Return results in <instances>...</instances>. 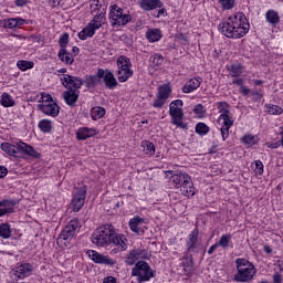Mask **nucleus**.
Instances as JSON below:
<instances>
[{"mask_svg": "<svg viewBox=\"0 0 283 283\" xmlns=\"http://www.w3.org/2000/svg\"><path fill=\"white\" fill-rule=\"evenodd\" d=\"M91 240L96 247L114 244L116 248L111 250V255L127 251V238L124 234H117L116 229L112 224L97 228L93 232Z\"/></svg>", "mask_w": 283, "mask_h": 283, "instance_id": "obj_1", "label": "nucleus"}, {"mask_svg": "<svg viewBox=\"0 0 283 283\" xmlns=\"http://www.w3.org/2000/svg\"><path fill=\"white\" fill-rule=\"evenodd\" d=\"M91 14L93 20L78 33L81 41H87L96 34V30H101L105 25V14H107V4L105 0H93L91 4Z\"/></svg>", "mask_w": 283, "mask_h": 283, "instance_id": "obj_2", "label": "nucleus"}, {"mask_svg": "<svg viewBox=\"0 0 283 283\" xmlns=\"http://www.w3.org/2000/svg\"><path fill=\"white\" fill-rule=\"evenodd\" d=\"M249 22L242 12L230 15L227 21L219 24V31L228 39H242L249 33Z\"/></svg>", "mask_w": 283, "mask_h": 283, "instance_id": "obj_3", "label": "nucleus"}, {"mask_svg": "<svg viewBox=\"0 0 283 283\" xmlns=\"http://www.w3.org/2000/svg\"><path fill=\"white\" fill-rule=\"evenodd\" d=\"M61 82L62 85L67 88V91H65L63 94L66 105L74 107L76 101H78V88L83 87L85 81H83L81 77L65 74L63 77H61Z\"/></svg>", "mask_w": 283, "mask_h": 283, "instance_id": "obj_4", "label": "nucleus"}, {"mask_svg": "<svg viewBox=\"0 0 283 283\" xmlns=\"http://www.w3.org/2000/svg\"><path fill=\"white\" fill-rule=\"evenodd\" d=\"M168 174H171L170 180L174 182L176 189H179L181 196L186 198H193V196H196V187L187 172L170 170Z\"/></svg>", "mask_w": 283, "mask_h": 283, "instance_id": "obj_5", "label": "nucleus"}, {"mask_svg": "<svg viewBox=\"0 0 283 283\" xmlns=\"http://www.w3.org/2000/svg\"><path fill=\"white\" fill-rule=\"evenodd\" d=\"M0 149L8 154V156H12L13 158H19V154L23 156H30L31 158H41V154L34 149V147L18 140L12 143H2Z\"/></svg>", "mask_w": 283, "mask_h": 283, "instance_id": "obj_6", "label": "nucleus"}, {"mask_svg": "<svg viewBox=\"0 0 283 283\" xmlns=\"http://www.w3.org/2000/svg\"><path fill=\"white\" fill-rule=\"evenodd\" d=\"M234 262L237 266V273H234L233 275V282H253V279L255 277V275H258V270L255 269V265L244 258L235 259Z\"/></svg>", "mask_w": 283, "mask_h": 283, "instance_id": "obj_7", "label": "nucleus"}, {"mask_svg": "<svg viewBox=\"0 0 283 283\" xmlns=\"http://www.w3.org/2000/svg\"><path fill=\"white\" fill-rule=\"evenodd\" d=\"M182 99H175L169 105V114L171 116V124L180 129H187V124L182 122L185 113H182Z\"/></svg>", "mask_w": 283, "mask_h": 283, "instance_id": "obj_8", "label": "nucleus"}, {"mask_svg": "<svg viewBox=\"0 0 283 283\" xmlns=\"http://www.w3.org/2000/svg\"><path fill=\"white\" fill-rule=\"evenodd\" d=\"M132 275L137 277V283L149 282L150 277H154V271H151L149 263L138 261L132 270Z\"/></svg>", "mask_w": 283, "mask_h": 283, "instance_id": "obj_9", "label": "nucleus"}, {"mask_svg": "<svg viewBox=\"0 0 283 283\" xmlns=\"http://www.w3.org/2000/svg\"><path fill=\"white\" fill-rule=\"evenodd\" d=\"M109 21L113 27L127 25V23L132 22V15L124 13L123 8L117 4H113L109 11Z\"/></svg>", "mask_w": 283, "mask_h": 283, "instance_id": "obj_10", "label": "nucleus"}, {"mask_svg": "<svg viewBox=\"0 0 283 283\" xmlns=\"http://www.w3.org/2000/svg\"><path fill=\"white\" fill-rule=\"evenodd\" d=\"M85 198H87V186L76 188L73 192V198L71 201L72 211L77 213V211L82 210L85 206Z\"/></svg>", "mask_w": 283, "mask_h": 283, "instance_id": "obj_11", "label": "nucleus"}, {"mask_svg": "<svg viewBox=\"0 0 283 283\" xmlns=\"http://www.w3.org/2000/svg\"><path fill=\"white\" fill-rule=\"evenodd\" d=\"M157 90V98L153 102V107L160 109L167 103V98L171 96V86L169 84H163Z\"/></svg>", "mask_w": 283, "mask_h": 283, "instance_id": "obj_12", "label": "nucleus"}, {"mask_svg": "<svg viewBox=\"0 0 283 283\" xmlns=\"http://www.w3.org/2000/svg\"><path fill=\"white\" fill-rule=\"evenodd\" d=\"M96 76L97 78H103V83L107 90H115V87L118 86V81H116V77L111 70L98 69Z\"/></svg>", "mask_w": 283, "mask_h": 283, "instance_id": "obj_13", "label": "nucleus"}, {"mask_svg": "<svg viewBox=\"0 0 283 283\" xmlns=\"http://www.w3.org/2000/svg\"><path fill=\"white\" fill-rule=\"evenodd\" d=\"M87 255L93 262H95V264H104L105 266H114L116 264V260L108 255H103L94 250H88Z\"/></svg>", "mask_w": 283, "mask_h": 283, "instance_id": "obj_14", "label": "nucleus"}, {"mask_svg": "<svg viewBox=\"0 0 283 283\" xmlns=\"http://www.w3.org/2000/svg\"><path fill=\"white\" fill-rule=\"evenodd\" d=\"M78 219H72L62 230L57 240H72V238H74L76 234V229H78Z\"/></svg>", "mask_w": 283, "mask_h": 283, "instance_id": "obj_15", "label": "nucleus"}, {"mask_svg": "<svg viewBox=\"0 0 283 283\" xmlns=\"http://www.w3.org/2000/svg\"><path fill=\"white\" fill-rule=\"evenodd\" d=\"M32 271H34V266L30 263H21L15 270H13V275L19 280H25V277H30L32 275Z\"/></svg>", "mask_w": 283, "mask_h": 283, "instance_id": "obj_16", "label": "nucleus"}, {"mask_svg": "<svg viewBox=\"0 0 283 283\" xmlns=\"http://www.w3.org/2000/svg\"><path fill=\"white\" fill-rule=\"evenodd\" d=\"M38 109L45 114V116H52V118H56L60 114L59 105L54 102L51 104H39Z\"/></svg>", "mask_w": 283, "mask_h": 283, "instance_id": "obj_17", "label": "nucleus"}, {"mask_svg": "<svg viewBox=\"0 0 283 283\" xmlns=\"http://www.w3.org/2000/svg\"><path fill=\"white\" fill-rule=\"evenodd\" d=\"M202 84V80L200 77L190 78L182 87L184 94H191L195 90H198Z\"/></svg>", "mask_w": 283, "mask_h": 283, "instance_id": "obj_18", "label": "nucleus"}, {"mask_svg": "<svg viewBox=\"0 0 283 283\" xmlns=\"http://www.w3.org/2000/svg\"><path fill=\"white\" fill-rule=\"evenodd\" d=\"M139 7L142 10L149 12L150 10L163 8V2L160 0H140Z\"/></svg>", "mask_w": 283, "mask_h": 283, "instance_id": "obj_19", "label": "nucleus"}, {"mask_svg": "<svg viewBox=\"0 0 283 283\" xmlns=\"http://www.w3.org/2000/svg\"><path fill=\"white\" fill-rule=\"evenodd\" d=\"M128 224H129V229H130V231H133V233L140 235V233H143V231H140V227H143V224H145V218H140V217L136 216L129 220Z\"/></svg>", "mask_w": 283, "mask_h": 283, "instance_id": "obj_20", "label": "nucleus"}, {"mask_svg": "<svg viewBox=\"0 0 283 283\" xmlns=\"http://www.w3.org/2000/svg\"><path fill=\"white\" fill-rule=\"evenodd\" d=\"M76 136L78 140H87V138H92L93 136H96V128H87V127L78 128Z\"/></svg>", "mask_w": 283, "mask_h": 283, "instance_id": "obj_21", "label": "nucleus"}, {"mask_svg": "<svg viewBox=\"0 0 283 283\" xmlns=\"http://www.w3.org/2000/svg\"><path fill=\"white\" fill-rule=\"evenodd\" d=\"M57 56L60 61L66 65H72V63H74V56H72V53L67 52V49H60Z\"/></svg>", "mask_w": 283, "mask_h": 283, "instance_id": "obj_22", "label": "nucleus"}, {"mask_svg": "<svg viewBox=\"0 0 283 283\" xmlns=\"http://www.w3.org/2000/svg\"><path fill=\"white\" fill-rule=\"evenodd\" d=\"M198 235H199V230L198 229H195L188 235V242H187L188 251H193V249H196V244L198 243Z\"/></svg>", "mask_w": 283, "mask_h": 283, "instance_id": "obj_23", "label": "nucleus"}, {"mask_svg": "<svg viewBox=\"0 0 283 283\" xmlns=\"http://www.w3.org/2000/svg\"><path fill=\"white\" fill-rule=\"evenodd\" d=\"M140 147L146 156H154L156 154V146L149 140H143Z\"/></svg>", "mask_w": 283, "mask_h": 283, "instance_id": "obj_24", "label": "nucleus"}, {"mask_svg": "<svg viewBox=\"0 0 283 283\" xmlns=\"http://www.w3.org/2000/svg\"><path fill=\"white\" fill-rule=\"evenodd\" d=\"M146 39H148L150 43H156L160 41V39H163V33L160 32L159 29H153L147 31Z\"/></svg>", "mask_w": 283, "mask_h": 283, "instance_id": "obj_25", "label": "nucleus"}, {"mask_svg": "<svg viewBox=\"0 0 283 283\" xmlns=\"http://www.w3.org/2000/svg\"><path fill=\"white\" fill-rule=\"evenodd\" d=\"M119 83H127L134 76L133 70H117L116 72Z\"/></svg>", "mask_w": 283, "mask_h": 283, "instance_id": "obj_26", "label": "nucleus"}, {"mask_svg": "<svg viewBox=\"0 0 283 283\" xmlns=\"http://www.w3.org/2000/svg\"><path fill=\"white\" fill-rule=\"evenodd\" d=\"M117 67L118 70H132V60L125 55H120L117 59Z\"/></svg>", "mask_w": 283, "mask_h": 283, "instance_id": "obj_27", "label": "nucleus"}, {"mask_svg": "<svg viewBox=\"0 0 283 283\" xmlns=\"http://www.w3.org/2000/svg\"><path fill=\"white\" fill-rule=\"evenodd\" d=\"M265 19L268 23H271V25H277V23H280V14L273 10H269L265 13Z\"/></svg>", "mask_w": 283, "mask_h": 283, "instance_id": "obj_28", "label": "nucleus"}, {"mask_svg": "<svg viewBox=\"0 0 283 283\" xmlns=\"http://www.w3.org/2000/svg\"><path fill=\"white\" fill-rule=\"evenodd\" d=\"M266 114H270L271 116H280L283 113L282 107L274 104H265Z\"/></svg>", "mask_w": 283, "mask_h": 283, "instance_id": "obj_29", "label": "nucleus"}, {"mask_svg": "<svg viewBox=\"0 0 283 283\" xmlns=\"http://www.w3.org/2000/svg\"><path fill=\"white\" fill-rule=\"evenodd\" d=\"M12 235V229H10L9 223H1L0 224V238H3L4 240H9Z\"/></svg>", "mask_w": 283, "mask_h": 283, "instance_id": "obj_30", "label": "nucleus"}, {"mask_svg": "<svg viewBox=\"0 0 283 283\" xmlns=\"http://www.w3.org/2000/svg\"><path fill=\"white\" fill-rule=\"evenodd\" d=\"M38 127L44 134H50V132H52V120H50V119H42V120L39 122Z\"/></svg>", "mask_w": 283, "mask_h": 283, "instance_id": "obj_31", "label": "nucleus"}, {"mask_svg": "<svg viewBox=\"0 0 283 283\" xmlns=\"http://www.w3.org/2000/svg\"><path fill=\"white\" fill-rule=\"evenodd\" d=\"M91 116L93 120H98L105 116V108L101 106L93 107L91 111Z\"/></svg>", "mask_w": 283, "mask_h": 283, "instance_id": "obj_32", "label": "nucleus"}, {"mask_svg": "<svg viewBox=\"0 0 283 283\" xmlns=\"http://www.w3.org/2000/svg\"><path fill=\"white\" fill-rule=\"evenodd\" d=\"M2 107H14V99L8 93H3L0 99Z\"/></svg>", "mask_w": 283, "mask_h": 283, "instance_id": "obj_33", "label": "nucleus"}, {"mask_svg": "<svg viewBox=\"0 0 283 283\" xmlns=\"http://www.w3.org/2000/svg\"><path fill=\"white\" fill-rule=\"evenodd\" d=\"M217 109H219L220 116H230L229 104L227 102H218Z\"/></svg>", "mask_w": 283, "mask_h": 283, "instance_id": "obj_34", "label": "nucleus"}, {"mask_svg": "<svg viewBox=\"0 0 283 283\" xmlns=\"http://www.w3.org/2000/svg\"><path fill=\"white\" fill-rule=\"evenodd\" d=\"M217 244L222 249H229V244H231V234H222Z\"/></svg>", "mask_w": 283, "mask_h": 283, "instance_id": "obj_35", "label": "nucleus"}, {"mask_svg": "<svg viewBox=\"0 0 283 283\" xmlns=\"http://www.w3.org/2000/svg\"><path fill=\"white\" fill-rule=\"evenodd\" d=\"M17 66L22 72H25L27 70H32V67H34V62H30V61H25V60H20V61H18Z\"/></svg>", "mask_w": 283, "mask_h": 283, "instance_id": "obj_36", "label": "nucleus"}, {"mask_svg": "<svg viewBox=\"0 0 283 283\" xmlns=\"http://www.w3.org/2000/svg\"><path fill=\"white\" fill-rule=\"evenodd\" d=\"M228 70L231 76H233L234 78L242 74V65L240 64H232L228 67Z\"/></svg>", "mask_w": 283, "mask_h": 283, "instance_id": "obj_37", "label": "nucleus"}, {"mask_svg": "<svg viewBox=\"0 0 283 283\" xmlns=\"http://www.w3.org/2000/svg\"><path fill=\"white\" fill-rule=\"evenodd\" d=\"M195 130L199 136H206V134H209V126L205 123H198L195 127Z\"/></svg>", "mask_w": 283, "mask_h": 283, "instance_id": "obj_38", "label": "nucleus"}, {"mask_svg": "<svg viewBox=\"0 0 283 283\" xmlns=\"http://www.w3.org/2000/svg\"><path fill=\"white\" fill-rule=\"evenodd\" d=\"M222 10H232L235 8V0H218Z\"/></svg>", "mask_w": 283, "mask_h": 283, "instance_id": "obj_39", "label": "nucleus"}, {"mask_svg": "<svg viewBox=\"0 0 283 283\" xmlns=\"http://www.w3.org/2000/svg\"><path fill=\"white\" fill-rule=\"evenodd\" d=\"M67 43H70V33H63L59 40V45L61 50H66Z\"/></svg>", "mask_w": 283, "mask_h": 283, "instance_id": "obj_40", "label": "nucleus"}, {"mask_svg": "<svg viewBox=\"0 0 283 283\" xmlns=\"http://www.w3.org/2000/svg\"><path fill=\"white\" fill-rule=\"evenodd\" d=\"M125 262L129 266H132V265L136 264V262H138V256L135 254V252L133 250L126 254Z\"/></svg>", "mask_w": 283, "mask_h": 283, "instance_id": "obj_41", "label": "nucleus"}, {"mask_svg": "<svg viewBox=\"0 0 283 283\" xmlns=\"http://www.w3.org/2000/svg\"><path fill=\"white\" fill-rule=\"evenodd\" d=\"M164 61L165 57H163L161 54L156 53L155 55L150 56V62L153 63V65H156L157 67L160 66Z\"/></svg>", "mask_w": 283, "mask_h": 283, "instance_id": "obj_42", "label": "nucleus"}, {"mask_svg": "<svg viewBox=\"0 0 283 283\" xmlns=\"http://www.w3.org/2000/svg\"><path fill=\"white\" fill-rule=\"evenodd\" d=\"M133 253H135V256H137L138 260H146V258L149 255L145 249H135L133 250Z\"/></svg>", "mask_w": 283, "mask_h": 283, "instance_id": "obj_43", "label": "nucleus"}, {"mask_svg": "<svg viewBox=\"0 0 283 283\" xmlns=\"http://www.w3.org/2000/svg\"><path fill=\"white\" fill-rule=\"evenodd\" d=\"M243 145H248L249 147H253L255 145V136L253 135H245L242 137Z\"/></svg>", "mask_w": 283, "mask_h": 283, "instance_id": "obj_44", "label": "nucleus"}, {"mask_svg": "<svg viewBox=\"0 0 283 283\" xmlns=\"http://www.w3.org/2000/svg\"><path fill=\"white\" fill-rule=\"evenodd\" d=\"M219 120H222V126L221 127H228V128L233 127V120H231L229 115L220 116Z\"/></svg>", "mask_w": 283, "mask_h": 283, "instance_id": "obj_45", "label": "nucleus"}, {"mask_svg": "<svg viewBox=\"0 0 283 283\" xmlns=\"http://www.w3.org/2000/svg\"><path fill=\"white\" fill-rule=\"evenodd\" d=\"M3 27L9 28V30H12V29L17 28L15 18L4 20L3 21Z\"/></svg>", "mask_w": 283, "mask_h": 283, "instance_id": "obj_46", "label": "nucleus"}, {"mask_svg": "<svg viewBox=\"0 0 283 283\" xmlns=\"http://www.w3.org/2000/svg\"><path fill=\"white\" fill-rule=\"evenodd\" d=\"M254 165L255 174H258V176H262V174H264V164H262L261 160H256Z\"/></svg>", "mask_w": 283, "mask_h": 283, "instance_id": "obj_47", "label": "nucleus"}, {"mask_svg": "<svg viewBox=\"0 0 283 283\" xmlns=\"http://www.w3.org/2000/svg\"><path fill=\"white\" fill-rule=\"evenodd\" d=\"M42 103L40 105H50L54 103V99H52V95L50 94H42Z\"/></svg>", "mask_w": 283, "mask_h": 283, "instance_id": "obj_48", "label": "nucleus"}, {"mask_svg": "<svg viewBox=\"0 0 283 283\" xmlns=\"http://www.w3.org/2000/svg\"><path fill=\"white\" fill-rule=\"evenodd\" d=\"M98 83V76H90L87 78V87H94Z\"/></svg>", "mask_w": 283, "mask_h": 283, "instance_id": "obj_49", "label": "nucleus"}, {"mask_svg": "<svg viewBox=\"0 0 283 283\" xmlns=\"http://www.w3.org/2000/svg\"><path fill=\"white\" fill-rule=\"evenodd\" d=\"M193 113L197 114V116H202L205 114V107L202 106V104H197L193 107Z\"/></svg>", "mask_w": 283, "mask_h": 283, "instance_id": "obj_50", "label": "nucleus"}, {"mask_svg": "<svg viewBox=\"0 0 283 283\" xmlns=\"http://www.w3.org/2000/svg\"><path fill=\"white\" fill-rule=\"evenodd\" d=\"M0 207H17L15 200H2L0 201Z\"/></svg>", "mask_w": 283, "mask_h": 283, "instance_id": "obj_51", "label": "nucleus"}, {"mask_svg": "<svg viewBox=\"0 0 283 283\" xmlns=\"http://www.w3.org/2000/svg\"><path fill=\"white\" fill-rule=\"evenodd\" d=\"M229 129L228 127L221 126V136H222V140H227V138H229Z\"/></svg>", "mask_w": 283, "mask_h": 283, "instance_id": "obj_52", "label": "nucleus"}, {"mask_svg": "<svg viewBox=\"0 0 283 283\" xmlns=\"http://www.w3.org/2000/svg\"><path fill=\"white\" fill-rule=\"evenodd\" d=\"M6 213H14V208H2V209H0V218H1V216H6Z\"/></svg>", "mask_w": 283, "mask_h": 283, "instance_id": "obj_53", "label": "nucleus"}, {"mask_svg": "<svg viewBox=\"0 0 283 283\" xmlns=\"http://www.w3.org/2000/svg\"><path fill=\"white\" fill-rule=\"evenodd\" d=\"M8 176V168L0 166V178H6Z\"/></svg>", "mask_w": 283, "mask_h": 283, "instance_id": "obj_54", "label": "nucleus"}, {"mask_svg": "<svg viewBox=\"0 0 283 283\" xmlns=\"http://www.w3.org/2000/svg\"><path fill=\"white\" fill-rule=\"evenodd\" d=\"M233 85H239V87H243L244 86V80L242 78H235L232 81Z\"/></svg>", "mask_w": 283, "mask_h": 283, "instance_id": "obj_55", "label": "nucleus"}, {"mask_svg": "<svg viewBox=\"0 0 283 283\" xmlns=\"http://www.w3.org/2000/svg\"><path fill=\"white\" fill-rule=\"evenodd\" d=\"M273 283H282V275L280 273L273 275Z\"/></svg>", "mask_w": 283, "mask_h": 283, "instance_id": "obj_56", "label": "nucleus"}, {"mask_svg": "<svg viewBox=\"0 0 283 283\" xmlns=\"http://www.w3.org/2000/svg\"><path fill=\"white\" fill-rule=\"evenodd\" d=\"M103 283H116V277L106 276V277H104Z\"/></svg>", "mask_w": 283, "mask_h": 283, "instance_id": "obj_57", "label": "nucleus"}, {"mask_svg": "<svg viewBox=\"0 0 283 283\" xmlns=\"http://www.w3.org/2000/svg\"><path fill=\"white\" fill-rule=\"evenodd\" d=\"M218 243H214L213 245H211L208 250V255H212L213 251H216V249H218Z\"/></svg>", "mask_w": 283, "mask_h": 283, "instance_id": "obj_58", "label": "nucleus"}, {"mask_svg": "<svg viewBox=\"0 0 283 283\" xmlns=\"http://www.w3.org/2000/svg\"><path fill=\"white\" fill-rule=\"evenodd\" d=\"M17 25H25V20L21 18H15V27Z\"/></svg>", "mask_w": 283, "mask_h": 283, "instance_id": "obj_59", "label": "nucleus"}, {"mask_svg": "<svg viewBox=\"0 0 283 283\" xmlns=\"http://www.w3.org/2000/svg\"><path fill=\"white\" fill-rule=\"evenodd\" d=\"M28 3V0H15V4L20 8H23Z\"/></svg>", "mask_w": 283, "mask_h": 283, "instance_id": "obj_60", "label": "nucleus"}, {"mask_svg": "<svg viewBox=\"0 0 283 283\" xmlns=\"http://www.w3.org/2000/svg\"><path fill=\"white\" fill-rule=\"evenodd\" d=\"M249 88H247V86H241V94H243V96H247L249 94Z\"/></svg>", "mask_w": 283, "mask_h": 283, "instance_id": "obj_61", "label": "nucleus"}, {"mask_svg": "<svg viewBox=\"0 0 283 283\" xmlns=\"http://www.w3.org/2000/svg\"><path fill=\"white\" fill-rule=\"evenodd\" d=\"M263 251H265V253H273V249L269 245H264Z\"/></svg>", "mask_w": 283, "mask_h": 283, "instance_id": "obj_62", "label": "nucleus"}, {"mask_svg": "<svg viewBox=\"0 0 283 283\" xmlns=\"http://www.w3.org/2000/svg\"><path fill=\"white\" fill-rule=\"evenodd\" d=\"M72 52L76 56V54H78V52H81V49H78V46H73Z\"/></svg>", "mask_w": 283, "mask_h": 283, "instance_id": "obj_63", "label": "nucleus"}, {"mask_svg": "<svg viewBox=\"0 0 283 283\" xmlns=\"http://www.w3.org/2000/svg\"><path fill=\"white\" fill-rule=\"evenodd\" d=\"M262 83H263V82H262L261 80H255V81H254V85H262Z\"/></svg>", "mask_w": 283, "mask_h": 283, "instance_id": "obj_64", "label": "nucleus"}]
</instances>
